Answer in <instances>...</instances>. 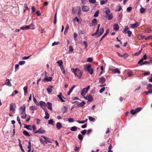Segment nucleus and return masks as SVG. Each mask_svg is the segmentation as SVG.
<instances>
[{
  "label": "nucleus",
  "mask_w": 152,
  "mask_h": 152,
  "mask_svg": "<svg viewBox=\"0 0 152 152\" xmlns=\"http://www.w3.org/2000/svg\"><path fill=\"white\" fill-rule=\"evenodd\" d=\"M103 11L106 13V17L109 20H110L113 18V14L112 13L110 14V10L108 8L106 7L104 8Z\"/></svg>",
  "instance_id": "f257e3e1"
},
{
  "label": "nucleus",
  "mask_w": 152,
  "mask_h": 152,
  "mask_svg": "<svg viewBox=\"0 0 152 152\" xmlns=\"http://www.w3.org/2000/svg\"><path fill=\"white\" fill-rule=\"evenodd\" d=\"M20 113L21 115H22L21 116V117L23 119H25L26 117V115L25 112L26 109V105L24 104L22 107H20Z\"/></svg>",
  "instance_id": "f03ea898"
},
{
  "label": "nucleus",
  "mask_w": 152,
  "mask_h": 152,
  "mask_svg": "<svg viewBox=\"0 0 152 152\" xmlns=\"http://www.w3.org/2000/svg\"><path fill=\"white\" fill-rule=\"evenodd\" d=\"M72 72H74L75 75L79 77V78L80 79L82 77V73L81 71L77 68L76 69L72 68Z\"/></svg>",
  "instance_id": "7ed1b4c3"
},
{
  "label": "nucleus",
  "mask_w": 152,
  "mask_h": 152,
  "mask_svg": "<svg viewBox=\"0 0 152 152\" xmlns=\"http://www.w3.org/2000/svg\"><path fill=\"white\" fill-rule=\"evenodd\" d=\"M84 70L88 72L91 75L93 73L94 70L91 68V65L90 64H86L85 65Z\"/></svg>",
  "instance_id": "20e7f679"
},
{
  "label": "nucleus",
  "mask_w": 152,
  "mask_h": 152,
  "mask_svg": "<svg viewBox=\"0 0 152 152\" xmlns=\"http://www.w3.org/2000/svg\"><path fill=\"white\" fill-rule=\"evenodd\" d=\"M72 12L74 13L77 12L78 14L81 13V9L80 7H75L72 8Z\"/></svg>",
  "instance_id": "39448f33"
},
{
  "label": "nucleus",
  "mask_w": 152,
  "mask_h": 152,
  "mask_svg": "<svg viewBox=\"0 0 152 152\" xmlns=\"http://www.w3.org/2000/svg\"><path fill=\"white\" fill-rule=\"evenodd\" d=\"M90 88V86H88L87 87L84 88L81 92V95L83 96H84Z\"/></svg>",
  "instance_id": "423d86ee"
},
{
  "label": "nucleus",
  "mask_w": 152,
  "mask_h": 152,
  "mask_svg": "<svg viewBox=\"0 0 152 152\" xmlns=\"http://www.w3.org/2000/svg\"><path fill=\"white\" fill-rule=\"evenodd\" d=\"M25 27L26 30H28V29L34 30L35 28L34 25L33 23H31L30 25L26 26H25Z\"/></svg>",
  "instance_id": "0eeeda50"
},
{
  "label": "nucleus",
  "mask_w": 152,
  "mask_h": 152,
  "mask_svg": "<svg viewBox=\"0 0 152 152\" xmlns=\"http://www.w3.org/2000/svg\"><path fill=\"white\" fill-rule=\"evenodd\" d=\"M45 131L44 130L42 127L40 128L38 130L36 131L35 132V133L36 134L37 133H38L40 134H43L45 133Z\"/></svg>",
  "instance_id": "6e6552de"
},
{
  "label": "nucleus",
  "mask_w": 152,
  "mask_h": 152,
  "mask_svg": "<svg viewBox=\"0 0 152 152\" xmlns=\"http://www.w3.org/2000/svg\"><path fill=\"white\" fill-rule=\"evenodd\" d=\"M82 11L84 12H87L89 10L88 7L86 6H82Z\"/></svg>",
  "instance_id": "1a4fd4ad"
},
{
  "label": "nucleus",
  "mask_w": 152,
  "mask_h": 152,
  "mask_svg": "<svg viewBox=\"0 0 152 152\" xmlns=\"http://www.w3.org/2000/svg\"><path fill=\"white\" fill-rule=\"evenodd\" d=\"M139 26V23L137 22L134 24L130 25V27L131 28H134L137 27Z\"/></svg>",
  "instance_id": "9d476101"
},
{
  "label": "nucleus",
  "mask_w": 152,
  "mask_h": 152,
  "mask_svg": "<svg viewBox=\"0 0 152 152\" xmlns=\"http://www.w3.org/2000/svg\"><path fill=\"white\" fill-rule=\"evenodd\" d=\"M57 96L59 98V99L62 102H65V101L63 100L62 98L65 99V98L62 95L61 93H60L59 95H57Z\"/></svg>",
  "instance_id": "9b49d317"
},
{
  "label": "nucleus",
  "mask_w": 152,
  "mask_h": 152,
  "mask_svg": "<svg viewBox=\"0 0 152 152\" xmlns=\"http://www.w3.org/2000/svg\"><path fill=\"white\" fill-rule=\"evenodd\" d=\"M52 77H49L48 78L47 76L45 77V78L43 80V82H45L46 81L47 82L51 81L52 80Z\"/></svg>",
  "instance_id": "f8f14e48"
},
{
  "label": "nucleus",
  "mask_w": 152,
  "mask_h": 152,
  "mask_svg": "<svg viewBox=\"0 0 152 152\" xmlns=\"http://www.w3.org/2000/svg\"><path fill=\"white\" fill-rule=\"evenodd\" d=\"M39 104L41 107L44 110L46 106V103L44 102L40 101L39 102Z\"/></svg>",
  "instance_id": "ddd939ff"
},
{
  "label": "nucleus",
  "mask_w": 152,
  "mask_h": 152,
  "mask_svg": "<svg viewBox=\"0 0 152 152\" xmlns=\"http://www.w3.org/2000/svg\"><path fill=\"white\" fill-rule=\"evenodd\" d=\"M53 86H49L47 88V91L48 93L49 94H50L52 91V88H53Z\"/></svg>",
  "instance_id": "4468645a"
},
{
  "label": "nucleus",
  "mask_w": 152,
  "mask_h": 152,
  "mask_svg": "<svg viewBox=\"0 0 152 152\" xmlns=\"http://www.w3.org/2000/svg\"><path fill=\"white\" fill-rule=\"evenodd\" d=\"M106 81L105 79L103 76L101 77L99 80V83H104Z\"/></svg>",
  "instance_id": "2eb2a0df"
},
{
  "label": "nucleus",
  "mask_w": 152,
  "mask_h": 152,
  "mask_svg": "<svg viewBox=\"0 0 152 152\" xmlns=\"http://www.w3.org/2000/svg\"><path fill=\"white\" fill-rule=\"evenodd\" d=\"M44 110L45 113V115H46V116H45L44 118L46 119H48L49 118V114L48 113L47 109L44 108Z\"/></svg>",
  "instance_id": "dca6fc26"
},
{
  "label": "nucleus",
  "mask_w": 152,
  "mask_h": 152,
  "mask_svg": "<svg viewBox=\"0 0 152 152\" xmlns=\"http://www.w3.org/2000/svg\"><path fill=\"white\" fill-rule=\"evenodd\" d=\"M68 111L66 107L64 106L62 108V112L63 113H64L67 112Z\"/></svg>",
  "instance_id": "f3484780"
},
{
  "label": "nucleus",
  "mask_w": 152,
  "mask_h": 152,
  "mask_svg": "<svg viewBox=\"0 0 152 152\" xmlns=\"http://www.w3.org/2000/svg\"><path fill=\"white\" fill-rule=\"evenodd\" d=\"M86 104V102L84 101H83L80 103H79L77 105V107H83L84 105Z\"/></svg>",
  "instance_id": "a211bd4d"
},
{
  "label": "nucleus",
  "mask_w": 152,
  "mask_h": 152,
  "mask_svg": "<svg viewBox=\"0 0 152 152\" xmlns=\"http://www.w3.org/2000/svg\"><path fill=\"white\" fill-rule=\"evenodd\" d=\"M47 107L48 109L50 110H52V104L50 102H48L47 103Z\"/></svg>",
  "instance_id": "6ab92c4d"
},
{
  "label": "nucleus",
  "mask_w": 152,
  "mask_h": 152,
  "mask_svg": "<svg viewBox=\"0 0 152 152\" xmlns=\"http://www.w3.org/2000/svg\"><path fill=\"white\" fill-rule=\"evenodd\" d=\"M56 127L58 129H60L62 127L61 124L60 122H57L56 124Z\"/></svg>",
  "instance_id": "aec40b11"
},
{
  "label": "nucleus",
  "mask_w": 152,
  "mask_h": 152,
  "mask_svg": "<svg viewBox=\"0 0 152 152\" xmlns=\"http://www.w3.org/2000/svg\"><path fill=\"white\" fill-rule=\"evenodd\" d=\"M13 105L14 106H15V107L16 106L15 104L12 103L10 105V110H11L12 111H14L15 110V108L13 107Z\"/></svg>",
  "instance_id": "412c9836"
},
{
  "label": "nucleus",
  "mask_w": 152,
  "mask_h": 152,
  "mask_svg": "<svg viewBox=\"0 0 152 152\" xmlns=\"http://www.w3.org/2000/svg\"><path fill=\"white\" fill-rule=\"evenodd\" d=\"M119 29L118 25L117 24H115L113 25V29L115 31H117Z\"/></svg>",
  "instance_id": "4be33fe9"
},
{
  "label": "nucleus",
  "mask_w": 152,
  "mask_h": 152,
  "mask_svg": "<svg viewBox=\"0 0 152 152\" xmlns=\"http://www.w3.org/2000/svg\"><path fill=\"white\" fill-rule=\"evenodd\" d=\"M27 147L28 149V152H30L31 151V142L30 140L28 142V145Z\"/></svg>",
  "instance_id": "5701e85b"
},
{
  "label": "nucleus",
  "mask_w": 152,
  "mask_h": 152,
  "mask_svg": "<svg viewBox=\"0 0 152 152\" xmlns=\"http://www.w3.org/2000/svg\"><path fill=\"white\" fill-rule=\"evenodd\" d=\"M56 63L58 64L60 67L61 66L63 65V62L62 60H60L57 61Z\"/></svg>",
  "instance_id": "b1692460"
},
{
  "label": "nucleus",
  "mask_w": 152,
  "mask_h": 152,
  "mask_svg": "<svg viewBox=\"0 0 152 152\" xmlns=\"http://www.w3.org/2000/svg\"><path fill=\"white\" fill-rule=\"evenodd\" d=\"M5 84L6 85L11 86L12 85L10 82V80L8 79H7L6 80V82H5Z\"/></svg>",
  "instance_id": "393cba45"
},
{
  "label": "nucleus",
  "mask_w": 152,
  "mask_h": 152,
  "mask_svg": "<svg viewBox=\"0 0 152 152\" xmlns=\"http://www.w3.org/2000/svg\"><path fill=\"white\" fill-rule=\"evenodd\" d=\"M129 27L127 26H126L124 30L123 31V33L125 34H126L127 33V31H129Z\"/></svg>",
  "instance_id": "a878e982"
},
{
  "label": "nucleus",
  "mask_w": 152,
  "mask_h": 152,
  "mask_svg": "<svg viewBox=\"0 0 152 152\" xmlns=\"http://www.w3.org/2000/svg\"><path fill=\"white\" fill-rule=\"evenodd\" d=\"M37 108V107H36L35 106H32L29 107L30 110L33 111L36 110Z\"/></svg>",
  "instance_id": "bb28decb"
},
{
  "label": "nucleus",
  "mask_w": 152,
  "mask_h": 152,
  "mask_svg": "<svg viewBox=\"0 0 152 152\" xmlns=\"http://www.w3.org/2000/svg\"><path fill=\"white\" fill-rule=\"evenodd\" d=\"M113 71L115 73H118L119 74L121 73L120 71L118 68H116L115 69H113Z\"/></svg>",
  "instance_id": "cd10ccee"
},
{
  "label": "nucleus",
  "mask_w": 152,
  "mask_h": 152,
  "mask_svg": "<svg viewBox=\"0 0 152 152\" xmlns=\"http://www.w3.org/2000/svg\"><path fill=\"white\" fill-rule=\"evenodd\" d=\"M104 30L103 28H100L99 30V32L98 33L99 36L102 35L104 32Z\"/></svg>",
  "instance_id": "c85d7f7f"
},
{
  "label": "nucleus",
  "mask_w": 152,
  "mask_h": 152,
  "mask_svg": "<svg viewBox=\"0 0 152 152\" xmlns=\"http://www.w3.org/2000/svg\"><path fill=\"white\" fill-rule=\"evenodd\" d=\"M97 21L96 19H94L92 22V25H96L97 24Z\"/></svg>",
  "instance_id": "c756f323"
},
{
  "label": "nucleus",
  "mask_w": 152,
  "mask_h": 152,
  "mask_svg": "<svg viewBox=\"0 0 152 152\" xmlns=\"http://www.w3.org/2000/svg\"><path fill=\"white\" fill-rule=\"evenodd\" d=\"M88 101H91L93 100V97L91 95H89L88 96Z\"/></svg>",
  "instance_id": "7c9ffc66"
},
{
  "label": "nucleus",
  "mask_w": 152,
  "mask_h": 152,
  "mask_svg": "<svg viewBox=\"0 0 152 152\" xmlns=\"http://www.w3.org/2000/svg\"><path fill=\"white\" fill-rule=\"evenodd\" d=\"M144 93H145V94L147 95L149 93H152V89L150 88L149 89V90L148 91H145Z\"/></svg>",
  "instance_id": "2f4dec72"
},
{
  "label": "nucleus",
  "mask_w": 152,
  "mask_h": 152,
  "mask_svg": "<svg viewBox=\"0 0 152 152\" xmlns=\"http://www.w3.org/2000/svg\"><path fill=\"white\" fill-rule=\"evenodd\" d=\"M24 135L30 137V136L28 132L26 131H23V132Z\"/></svg>",
  "instance_id": "473e14b6"
},
{
  "label": "nucleus",
  "mask_w": 152,
  "mask_h": 152,
  "mask_svg": "<svg viewBox=\"0 0 152 152\" xmlns=\"http://www.w3.org/2000/svg\"><path fill=\"white\" fill-rule=\"evenodd\" d=\"M70 130L72 131H76L77 130V127L75 126H73L71 128Z\"/></svg>",
  "instance_id": "72a5a7b5"
},
{
  "label": "nucleus",
  "mask_w": 152,
  "mask_h": 152,
  "mask_svg": "<svg viewBox=\"0 0 152 152\" xmlns=\"http://www.w3.org/2000/svg\"><path fill=\"white\" fill-rule=\"evenodd\" d=\"M24 125H25L24 127V128L28 130H31L32 129L31 128H29V127H30L31 126L30 125H27L25 124H24Z\"/></svg>",
  "instance_id": "f704fd0d"
},
{
  "label": "nucleus",
  "mask_w": 152,
  "mask_h": 152,
  "mask_svg": "<svg viewBox=\"0 0 152 152\" xmlns=\"http://www.w3.org/2000/svg\"><path fill=\"white\" fill-rule=\"evenodd\" d=\"M121 7L119 5L118 6H117L115 10L117 11H119L121 10Z\"/></svg>",
  "instance_id": "c9c22d12"
},
{
  "label": "nucleus",
  "mask_w": 152,
  "mask_h": 152,
  "mask_svg": "<svg viewBox=\"0 0 152 152\" xmlns=\"http://www.w3.org/2000/svg\"><path fill=\"white\" fill-rule=\"evenodd\" d=\"M47 142H48L49 143H51L53 140H52L50 138L47 137L45 140Z\"/></svg>",
  "instance_id": "e433bc0d"
},
{
  "label": "nucleus",
  "mask_w": 152,
  "mask_h": 152,
  "mask_svg": "<svg viewBox=\"0 0 152 152\" xmlns=\"http://www.w3.org/2000/svg\"><path fill=\"white\" fill-rule=\"evenodd\" d=\"M151 63V62H148L147 61H145L144 62H143L142 63V64H140V66H142L143 65L145 64H149Z\"/></svg>",
  "instance_id": "4c0bfd02"
},
{
  "label": "nucleus",
  "mask_w": 152,
  "mask_h": 152,
  "mask_svg": "<svg viewBox=\"0 0 152 152\" xmlns=\"http://www.w3.org/2000/svg\"><path fill=\"white\" fill-rule=\"evenodd\" d=\"M145 9L143 7H142L140 9V11L141 13H143L145 12Z\"/></svg>",
  "instance_id": "58836bf2"
},
{
  "label": "nucleus",
  "mask_w": 152,
  "mask_h": 152,
  "mask_svg": "<svg viewBox=\"0 0 152 152\" xmlns=\"http://www.w3.org/2000/svg\"><path fill=\"white\" fill-rule=\"evenodd\" d=\"M54 122L53 121V119H50L48 121V123L49 124L53 125H54V123H53Z\"/></svg>",
  "instance_id": "ea45409f"
},
{
  "label": "nucleus",
  "mask_w": 152,
  "mask_h": 152,
  "mask_svg": "<svg viewBox=\"0 0 152 152\" xmlns=\"http://www.w3.org/2000/svg\"><path fill=\"white\" fill-rule=\"evenodd\" d=\"M57 13H55L54 16V23L55 24H56L57 23Z\"/></svg>",
  "instance_id": "a19ab883"
},
{
  "label": "nucleus",
  "mask_w": 152,
  "mask_h": 152,
  "mask_svg": "<svg viewBox=\"0 0 152 152\" xmlns=\"http://www.w3.org/2000/svg\"><path fill=\"white\" fill-rule=\"evenodd\" d=\"M129 56V55L127 53L124 54L123 55L122 57L124 58H126Z\"/></svg>",
  "instance_id": "79ce46f5"
},
{
  "label": "nucleus",
  "mask_w": 152,
  "mask_h": 152,
  "mask_svg": "<svg viewBox=\"0 0 152 152\" xmlns=\"http://www.w3.org/2000/svg\"><path fill=\"white\" fill-rule=\"evenodd\" d=\"M99 13V10H97L94 13V16L95 17H97L98 16Z\"/></svg>",
  "instance_id": "37998d69"
},
{
  "label": "nucleus",
  "mask_w": 152,
  "mask_h": 152,
  "mask_svg": "<svg viewBox=\"0 0 152 152\" xmlns=\"http://www.w3.org/2000/svg\"><path fill=\"white\" fill-rule=\"evenodd\" d=\"M60 67L61 69L62 72L63 74H65V70L64 68V67L63 66Z\"/></svg>",
  "instance_id": "c03bdc74"
},
{
  "label": "nucleus",
  "mask_w": 152,
  "mask_h": 152,
  "mask_svg": "<svg viewBox=\"0 0 152 152\" xmlns=\"http://www.w3.org/2000/svg\"><path fill=\"white\" fill-rule=\"evenodd\" d=\"M33 101L35 102V103L37 105H39V103L37 101L36 99L34 97V95H33Z\"/></svg>",
  "instance_id": "a18cd8bd"
},
{
  "label": "nucleus",
  "mask_w": 152,
  "mask_h": 152,
  "mask_svg": "<svg viewBox=\"0 0 152 152\" xmlns=\"http://www.w3.org/2000/svg\"><path fill=\"white\" fill-rule=\"evenodd\" d=\"M89 119L90 121L93 122H94L95 121V118L92 117H89Z\"/></svg>",
  "instance_id": "49530a36"
},
{
  "label": "nucleus",
  "mask_w": 152,
  "mask_h": 152,
  "mask_svg": "<svg viewBox=\"0 0 152 152\" xmlns=\"http://www.w3.org/2000/svg\"><path fill=\"white\" fill-rule=\"evenodd\" d=\"M69 28V26L68 24H67L66 26V27L65 30L64 31V34H65L67 32V31Z\"/></svg>",
  "instance_id": "de8ad7c7"
},
{
  "label": "nucleus",
  "mask_w": 152,
  "mask_h": 152,
  "mask_svg": "<svg viewBox=\"0 0 152 152\" xmlns=\"http://www.w3.org/2000/svg\"><path fill=\"white\" fill-rule=\"evenodd\" d=\"M78 137L80 140H83V137L81 134H79L78 135Z\"/></svg>",
  "instance_id": "09e8293b"
},
{
  "label": "nucleus",
  "mask_w": 152,
  "mask_h": 152,
  "mask_svg": "<svg viewBox=\"0 0 152 152\" xmlns=\"http://www.w3.org/2000/svg\"><path fill=\"white\" fill-rule=\"evenodd\" d=\"M26 63V62L25 61H19V64L20 65H22Z\"/></svg>",
  "instance_id": "8fccbe9b"
},
{
  "label": "nucleus",
  "mask_w": 152,
  "mask_h": 152,
  "mask_svg": "<svg viewBox=\"0 0 152 152\" xmlns=\"http://www.w3.org/2000/svg\"><path fill=\"white\" fill-rule=\"evenodd\" d=\"M73 51V49L72 46H69V53H72Z\"/></svg>",
  "instance_id": "3c124183"
},
{
  "label": "nucleus",
  "mask_w": 152,
  "mask_h": 152,
  "mask_svg": "<svg viewBox=\"0 0 152 152\" xmlns=\"http://www.w3.org/2000/svg\"><path fill=\"white\" fill-rule=\"evenodd\" d=\"M107 0H103L102 1H100V4L101 5H103L107 1Z\"/></svg>",
  "instance_id": "603ef678"
},
{
  "label": "nucleus",
  "mask_w": 152,
  "mask_h": 152,
  "mask_svg": "<svg viewBox=\"0 0 152 152\" xmlns=\"http://www.w3.org/2000/svg\"><path fill=\"white\" fill-rule=\"evenodd\" d=\"M144 59L143 58H141L139 61L138 62V64H139L140 65V64H142V62H143V61L144 60Z\"/></svg>",
  "instance_id": "864d4df0"
},
{
  "label": "nucleus",
  "mask_w": 152,
  "mask_h": 152,
  "mask_svg": "<svg viewBox=\"0 0 152 152\" xmlns=\"http://www.w3.org/2000/svg\"><path fill=\"white\" fill-rule=\"evenodd\" d=\"M19 67V65L18 64H17L15 65V72H16L17 71Z\"/></svg>",
  "instance_id": "5fc2aeb1"
},
{
  "label": "nucleus",
  "mask_w": 152,
  "mask_h": 152,
  "mask_svg": "<svg viewBox=\"0 0 152 152\" xmlns=\"http://www.w3.org/2000/svg\"><path fill=\"white\" fill-rule=\"evenodd\" d=\"M93 59L91 58H88L87 61L89 62H91L93 61Z\"/></svg>",
  "instance_id": "6e6d98bb"
},
{
  "label": "nucleus",
  "mask_w": 152,
  "mask_h": 152,
  "mask_svg": "<svg viewBox=\"0 0 152 152\" xmlns=\"http://www.w3.org/2000/svg\"><path fill=\"white\" fill-rule=\"evenodd\" d=\"M31 55L29 56H24L22 58V59L23 60H26L27 59H28L30 58V57H31Z\"/></svg>",
  "instance_id": "4d7b16f0"
},
{
  "label": "nucleus",
  "mask_w": 152,
  "mask_h": 152,
  "mask_svg": "<svg viewBox=\"0 0 152 152\" xmlns=\"http://www.w3.org/2000/svg\"><path fill=\"white\" fill-rule=\"evenodd\" d=\"M127 75L129 77H131L133 75V72L132 71L128 72L127 73Z\"/></svg>",
  "instance_id": "13d9d810"
},
{
  "label": "nucleus",
  "mask_w": 152,
  "mask_h": 152,
  "mask_svg": "<svg viewBox=\"0 0 152 152\" xmlns=\"http://www.w3.org/2000/svg\"><path fill=\"white\" fill-rule=\"evenodd\" d=\"M18 92L16 90H15V91H14L13 92V93H12V96H14L16 94H17L18 93Z\"/></svg>",
  "instance_id": "bf43d9fd"
},
{
  "label": "nucleus",
  "mask_w": 152,
  "mask_h": 152,
  "mask_svg": "<svg viewBox=\"0 0 152 152\" xmlns=\"http://www.w3.org/2000/svg\"><path fill=\"white\" fill-rule=\"evenodd\" d=\"M81 133L83 135H85L86 134V130L84 129V130L82 131L81 132Z\"/></svg>",
  "instance_id": "052dcab7"
},
{
  "label": "nucleus",
  "mask_w": 152,
  "mask_h": 152,
  "mask_svg": "<svg viewBox=\"0 0 152 152\" xmlns=\"http://www.w3.org/2000/svg\"><path fill=\"white\" fill-rule=\"evenodd\" d=\"M141 110V107H137V108L135 109V110L136 112V113H137L139 112Z\"/></svg>",
  "instance_id": "680f3d73"
},
{
  "label": "nucleus",
  "mask_w": 152,
  "mask_h": 152,
  "mask_svg": "<svg viewBox=\"0 0 152 152\" xmlns=\"http://www.w3.org/2000/svg\"><path fill=\"white\" fill-rule=\"evenodd\" d=\"M130 112L133 115L135 114L136 113L135 110H130Z\"/></svg>",
  "instance_id": "e2e57ef3"
},
{
  "label": "nucleus",
  "mask_w": 152,
  "mask_h": 152,
  "mask_svg": "<svg viewBox=\"0 0 152 152\" xmlns=\"http://www.w3.org/2000/svg\"><path fill=\"white\" fill-rule=\"evenodd\" d=\"M92 130L91 129H90L88 130L87 134L88 135H89L92 132Z\"/></svg>",
  "instance_id": "0e129e2a"
},
{
  "label": "nucleus",
  "mask_w": 152,
  "mask_h": 152,
  "mask_svg": "<svg viewBox=\"0 0 152 152\" xmlns=\"http://www.w3.org/2000/svg\"><path fill=\"white\" fill-rule=\"evenodd\" d=\"M68 121L70 123L73 122L74 121V120L72 118H69L68 119Z\"/></svg>",
  "instance_id": "69168bd1"
},
{
  "label": "nucleus",
  "mask_w": 152,
  "mask_h": 152,
  "mask_svg": "<svg viewBox=\"0 0 152 152\" xmlns=\"http://www.w3.org/2000/svg\"><path fill=\"white\" fill-rule=\"evenodd\" d=\"M132 10V7H128L126 9V10L128 12H130Z\"/></svg>",
  "instance_id": "338daca9"
},
{
  "label": "nucleus",
  "mask_w": 152,
  "mask_h": 152,
  "mask_svg": "<svg viewBox=\"0 0 152 152\" xmlns=\"http://www.w3.org/2000/svg\"><path fill=\"white\" fill-rule=\"evenodd\" d=\"M152 88V85L150 83L148 84L147 88V89H148L149 88Z\"/></svg>",
  "instance_id": "774afa93"
}]
</instances>
